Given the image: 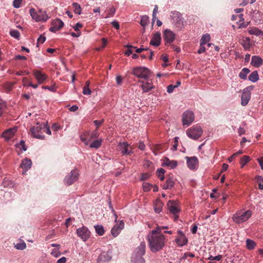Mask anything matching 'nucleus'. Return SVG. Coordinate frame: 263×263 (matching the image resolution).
Instances as JSON below:
<instances>
[{
  "label": "nucleus",
  "instance_id": "obj_13",
  "mask_svg": "<svg viewBox=\"0 0 263 263\" xmlns=\"http://www.w3.org/2000/svg\"><path fill=\"white\" fill-rule=\"evenodd\" d=\"M139 82L141 83V87L143 92H147L155 88V86L152 83V80L147 79L146 82L142 80H139Z\"/></svg>",
  "mask_w": 263,
  "mask_h": 263
},
{
  "label": "nucleus",
  "instance_id": "obj_23",
  "mask_svg": "<svg viewBox=\"0 0 263 263\" xmlns=\"http://www.w3.org/2000/svg\"><path fill=\"white\" fill-rule=\"evenodd\" d=\"M251 64L255 67H259L263 64V60L259 56H252Z\"/></svg>",
  "mask_w": 263,
  "mask_h": 263
},
{
  "label": "nucleus",
  "instance_id": "obj_20",
  "mask_svg": "<svg viewBox=\"0 0 263 263\" xmlns=\"http://www.w3.org/2000/svg\"><path fill=\"white\" fill-rule=\"evenodd\" d=\"M161 43V34L159 32L155 33L151 40L150 44L154 46H158Z\"/></svg>",
  "mask_w": 263,
  "mask_h": 263
},
{
  "label": "nucleus",
  "instance_id": "obj_33",
  "mask_svg": "<svg viewBox=\"0 0 263 263\" xmlns=\"http://www.w3.org/2000/svg\"><path fill=\"white\" fill-rule=\"evenodd\" d=\"M258 79L259 77L257 71H253L249 76V80L252 82H255Z\"/></svg>",
  "mask_w": 263,
  "mask_h": 263
},
{
  "label": "nucleus",
  "instance_id": "obj_2",
  "mask_svg": "<svg viewBox=\"0 0 263 263\" xmlns=\"http://www.w3.org/2000/svg\"><path fill=\"white\" fill-rule=\"evenodd\" d=\"M146 245L142 242L135 249L131 257V261L133 263H145V259L143 256L145 253Z\"/></svg>",
  "mask_w": 263,
  "mask_h": 263
},
{
  "label": "nucleus",
  "instance_id": "obj_62",
  "mask_svg": "<svg viewBox=\"0 0 263 263\" xmlns=\"http://www.w3.org/2000/svg\"><path fill=\"white\" fill-rule=\"evenodd\" d=\"M123 78L120 76H118L116 77V82L118 85H121L122 83Z\"/></svg>",
  "mask_w": 263,
  "mask_h": 263
},
{
  "label": "nucleus",
  "instance_id": "obj_35",
  "mask_svg": "<svg viewBox=\"0 0 263 263\" xmlns=\"http://www.w3.org/2000/svg\"><path fill=\"white\" fill-rule=\"evenodd\" d=\"M250 70L248 68H243L241 72L239 73V77L243 80L247 79V76L249 73Z\"/></svg>",
  "mask_w": 263,
  "mask_h": 263
},
{
  "label": "nucleus",
  "instance_id": "obj_3",
  "mask_svg": "<svg viewBox=\"0 0 263 263\" xmlns=\"http://www.w3.org/2000/svg\"><path fill=\"white\" fill-rule=\"evenodd\" d=\"M132 74L141 80H147L150 77L149 70L145 67H136L133 68Z\"/></svg>",
  "mask_w": 263,
  "mask_h": 263
},
{
  "label": "nucleus",
  "instance_id": "obj_9",
  "mask_svg": "<svg viewBox=\"0 0 263 263\" xmlns=\"http://www.w3.org/2000/svg\"><path fill=\"white\" fill-rule=\"evenodd\" d=\"M194 115L191 111H185L182 117V121L183 125L189 126L194 120Z\"/></svg>",
  "mask_w": 263,
  "mask_h": 263
},
{
  "label": "nucleus",
  "instance_id": "obj_11",
  "mask_svg": "<svg viewBox=\"0 0 263 263\" xmlns=\"http://www.w3.org/2000/svg\"><path fill=\"white\" fill-rule=\"evenodd\" d=\"M77 234L83 241H85L89 238L90 232L86 227H82L77 229Z\"/></svg>",
  "mask_w": 263,
  "mask_h": 263
},
{
  "label": "nucleus",
  "instance_id": "obj_43",
  "mask_svg": "<svg viewBox=\"0 0 263 263\" xmlns=\"http://www.w3.org/2000/svg\"><path fill=\"white\" fill-rule=\"evenodd\" d=\"M250 160V158L248 156H243L240 161V163L241 165V167H243L246 164H247Z\"/></svg>",
  "mask_w": 263,
  "mask_h": 263
},
{
  "label": "nucleus",
  "instance_id": "obj_36",
  "mask_svg": "<svg viewBox=\"0 0 263 263\" xmlns=\"http://www.w3.org/2000/svg\"><path fill=\"white\" fill-rule=\"evenodd\" d=\"M102 143V139L95 140L91 143V144L90 145V147L91 148H98L101 146Z\"/></svg>",
  "mask_w": 263,
  "mask_h": 263
},
{
  "label": "nucleus",
  "instance_id": "obj_22",
  "mask_svg": "<svg viewBox=\"0 0 263 263\" xmlns=\"http://www.w3.org/2000/svg\"><path fill=\"white\" fill-rule=\"evenodd\" d=\"M129 145L126 142L121 143L119 144L120 151L124 155H130L133 152L129 149Z\"/></svg>",
  "mask_w": 263,
  "mask_h": 263
},
{
  "label": "nucleus",
  "instance_id": "obj_56",
  "mask_svg": "<svg viewBox=\"0 0 263 263\" xmlns=\"http://www.w3.org/2000/svg\"><path fill=\"white\" fill-rule=\"evenodd\" d=\"M45 40V36L41 35L37 39V43L43 44V43H44Z\"/></svg>",
  "mask_w": 263,
  "mask_h": 263
},
{
  "label": "nucleus",
  "instance_id": "obj_46",
  "mask_svg": "<svg viewBox=\"0 0 263 263\" xmlns=\"http://www.w3.org/2000/svg\"><path fill=\"white\" fill-rule=\"evenodd\" d=\"M16 146L24 151H26L27 150V147L24 141L21 140L20 143L16 145Z\"/></svg>",
  "mask_w": 263,
  "mask_h": 263
},
{
  "label": "nucleus",
  "instance_id": "obj_63",
  "mask_svg": "<svg viewBox=\"0 0 263 263\" xmlns=\"http://www.w3.org/2000/svg\"><path fill=\"white\" fill-rule=\"evenodd\" d=\"M257 161L259 163L262 170H263V156L260 158L257 159Z\"/></svg>",
  "mask_w": 263,
  "mask_h": 263
},
{
  "label": "nucleus",
  "instance_id": "obj_50",
  "mask_svg": "<svg viewBox=\"0 0 263 263\" xmlns=\"http://www.w3.org/2000/svg\"><path fill=\"white\" fill-rule=\"evenodd\" d=\"M23 0H14L13 5L14 8H18L21 7Z\"/></svg>",
  "mask_w": 263,
  "mask_h": 263
},
{
  "label": "nucleus",
  "instance_id": "obj_29",
  "mask_svg": "<svg viewBox=\"0 0 263 263\" xmlns=\"http://www.w3.org/2000/svg\"><path fill=\"white\" fill-rule=\"evenodd\" d=\"M241 44L245 49H249L251 46L250 38L248 37H243L241 40Z\"/></svg>",
  "mask_w": 263,
  "mask_h": 263
},
{
  "label": "nucleus",
  "instance_id": "obj_28",
  "mask_svg": "<svg viewBox=\"0 0 263 263\" xmlns=\"http://www.w3.org/2000/svg\"><path fill=\"white\" fill-rule=\"evenodd\" d=\"M174 182L173 178L169 177L166 179L165 184H163V189L164 190L170 189L174 186Z\"/></svg>",
  "mask_w": 263,
  "mask_h": 263
},
{
  "label": "nucleus",
  "instance_id": "obj_10",
  "mask_svg": "<svg viewBox=\"0 0 263 263\" xmlns=\"http://www.w3.org/2000/svg\"><path fill=\"white\" fill-rule=\"evenodd\" d=\"M32 73L39 84L44 83L48 78L46 74L39 70L34 69Z\"/></svg>",
  "mask_w": 263,
  "mask_h": 263
},
{
  "label": "nucleus",
  "instance_id": "obj_41",
  "mask_svg": "<svg viewBox=\"0 0 263 263\" xmlns=\"http://www.w3.org/2000/svg\"><path fill=\"white\" fill-rule=\"evenodd\" d=\"M47 121L42 122L43 133L44 132L48 135H50L51 131L49 129V126L47 125Z\"/></svg>",
  "mask_w": 263,
  "mask_h": 263
},
{
  "label": "nucleus",
  "instance_id": "obj_19",
  "mask_svg": "<svg viewBox=\"0 0 263 263\" xmlns=\"http://www.w3.org/2000/svg\"><path fill=\"white\" fill-rule=\"evenodd\" d=\"M31 165L32 161L30 159L26 158L23 159L20 165V167L23 170V174H25L31 168Z\"/></svg>",
  "mask_w": 263,
  "mask_h": 263
},
{
  "label": "nucleus",
  "instance_id": "obj_53",
  "mask_svg": "<svg viewBox=\"0 0 263 263\" xmlns=\"http://www.w3.org/2000/svg\"><path fill=\"white\" fill-rule=\"evenodd\" d=\"M91 93V90L90 89L89 87H83V93L85 95H89Z\"/></svg>",
  "mask_w": 263,
  "mask_h": 263
},
{
  "label": "nucleus",
  "instance_id": "obj_39",
  "mask_svg": "<svg viewBox=\"0 0 263 263\" xmlns=\"http://www.w3.org/2000/svg\"><path fill=\"white\" fill-rule=\"evenodd\" d=\"M14 247L17 250H23L26 248V245L24 241H22L21 242L14 244Z\"/></svg>",
  "mask_w": 263,
  "mask_h": 263
},
{
  "label": "nucleus",
  "instance_id": "obj_25",
  "mask_svg": "<svg viewBox=\"0 0 263 263\" xmlns=\"http://www.w3.org/2000/svg\"><path fill=\"white\" fill-rule=\"evenodd\" d=\"M171 17L174 22H176L179 24L182 23V17L180 12L177 11L171 12Z\"/></svg>",
  "mask_w": 263,
  "mask_h": 263
},
{
  "label": "nucleus",
  "instance_id": "obj_42",
  "mask_svg": "<svg viewBox=\"0 0 263 263\" xmlns=\"http://www.w3.org/2000/svg\"><path fill=\"white\" fill-rule=\"evenodd\" d=\"M246 244L247 248L249 250L254 249L256 245V243L254 241L249 239H247Z\"/></svg>",
  "mask_w": 263,
  "mask_h": 263
},
{
  "label": "nucleus",
  "instance_id": "obj_1",
  "mask_svg": "<svg viewBox=\"0 0 263 263\" xmlns=\"http://www.w3.org/2000/svg\"><path fill=\"white\" fill-rule=\"evenodd\" d=\"M160 228L155 229L147 235L149 247L153 253L159 251L165 246V238L163 235L160 234Z\"/></svg>",
  "mask_w": 263,
  "mask_h": 263
},
{
  "label": "nucleus",
  "instance_id": "obj_24",
  "mask_svg": "<svg viewBox=\"0 0 263 263\" xmlns=\"http://www.w3.org/2000/svg\"><path fill=\"white\" fill-rule=\"evenodd\" d=\"M175 34L170 30L166 29L164 32V39L167 43H172L175 39Z\"/></svg>",
  "mask_w": 263,
  "mask_h": 263
},
{
  "label": "nucleus",
  "instance_id": "obj_40",
  "mask_svg": "<svg viewBox=\"0 0 263 263\" xmlns=\"http://www.w3.org/2000/svg\"><path fill=\"white\" fill-rule=\"evenodd\" d=\"M73 8V11L75 13L80 14L81 12V8L79 4L77 3H73L72 4Z\"/></svg>",
  "mask_w": 263,
  "mask_h": 263
},
{
  "label": "nucleus",
  "instance_id": "obj_64",
  "mask_svg": "<svg viewBox=\"0 0 263 263\" xmlns=\"http://www.w3.org/2000/svg\"><path fill=\"white\" fill-rule=\"evenodd\" d=\"M66 261V258L65 257H62L58 260L57 263H65Z\"/></svg>",
  "mask_w": 263,
  "mask_h": 263
},
{
  "label": "nucleus",
  "instance_id": "obj_47",
  "mask_svg": "<svg viewBox=\"0 0 263 263\" xmlns=\"http://www.w3.org/2000/svg\"><path fill=\"white\" fill-rule=\"evenodd\" d=\"M152 185L149 183L144 182L143 183V190L145 192H148L151 190Z\"/></svg>",
  "mask_w": 263,
  "mask_h": 263
},
{
  "label": "nucleus",
  "instance_id": "obj_57",
  "mask_svg": "<svg viewBox=\"0 0 263 263\" xmlns=\"http://www.w3.org/2000/svg\"><path fill=\"white\" fill-rule=\"evenodd\" d=\"M175 88V86L173 85H170L167 86V91L168 93H172L173 90H174V89Z\"/></svg>",
  "mask_w": 263,
  "mask_h": 263
},
{
  "label": "nucleus",
  "instance_id": "obj_44",
  "mask_svg": "<svg viewBox=\"0 0 263 263\" xmlns=\"http://www.w3.org/2000/svg\"><path fill=\"white\" fill-rule=\"evenodd\" d=\"M148 17L147 15L143 16L140 21V24L143 26H146L148 23Z\"/></svg>",
  "mask_w": 263,
  "mask_h": 263
},
{
  "label": "nucleus",
  "instance_id": "obj_37",
  "mask_svg": "<svg viewBox=\"0 0 263 263\" xmlns=\"http://www.w3.org/2000/svg\"><path fill=\"white\" fill-rule=\"evenodd\" d=\"M165 171L163 168H158L156 171V174L158 177L161 180H163L164 179V173Z\"/></svg>",
  "mask_w": 263,
  "mask_h": 263
},
{
  "label": "nucleus",
  "instance_id": "obj_52",
  "mask_svg": "<svg viewBox=\"0 0 263 263\" xmlns=\"http://www.w3.org/2000/svg\"><path fill=\"white\" fill-rule=\"evenodd\" d=\"M42 88L45 89H48L49 90H50L51 91H53V92L56 91V88L54 86H43Z\"/></svg>",
  "mask_w": 263,
  "mask_h": 263
},
{
  "label": "nucleus",
  "instance_id": "obj_38",
  "mask_svg": "<svg viewBox=\"0 0 263 263\" xmlns=\"http://www.w3.org/2000/svg\"><path fill=\"white\" fill-rule=\"evenodd\" d=\"M94 227H95L96 233L98 235L102 236L104 234V228L102 226L97 225V226H95Z\"/></svg>",
  "mask_w": 263,
  "mask_h": 263
},
{
  "label": "nucleus",
  "instance_id": "obj_15",
  "mask_svg": "<svg viewBox=\"0 0 263 263\" xmlns=\"http://www.w3.org/2000/svg\"><path fill=\"white\" fill-rule=\"evenodd\" d=\"M64 26V23L60 19H56L53 21L52 26L50 28L49 30L51 32H55L60 30Z\"/></svg>",
  "mask_w": 263,
  "mask_h": 263
},
{
  "label": "nucleus",
  "instance_id": "obj_45",
  "mask_svg": "<svg viewBox=\"0 0 263 263\" xmlns=\"http://www.w3.org/2000/svg\"><path fill=\"white\" fill-rule=\"evenodd\" d=\"M116 8L112 6L111 7L109 10H108V14L106 16H105V18L109 17H112L116 12Z\"/></svg>",
  "mask_w": 263,
  "mask_h": 263
},
{
  "label": "nucleus",
  "instance_id": "obj_18",
  "mask_svg": "<svg viewBox=\"0 0 263 263\" xmlns=\"http://www.w3.org/2000/svg\"><path fill=\"white\" fill-rule=\"evenodd\" d=\"M124 223L123 221H120L119 223L115 225L111 229V233L114 237H117L121 231L123 229Z\"/></svg>",
  "mask_w": 263,
  "mask_h": 263
},
{
  "label": "nucleus",
  "instance_id": "obj_14",
  "mask_svg": "<svg viewBox=\"0 0 263 263\" xmlns=\"http://www.w3.org/2000/svg\"><path fill=\"white\" fill-rule=\"evenodd\" d=\"M251 98V92L247 88L245 89L241 95V105L242 106H246L248 103Z\"/></svg>",
  "mask_w": 263,
  "mask_h": 263
},
{
  "label": "nucleus",
  "instance_id": "obj_60",
  "mask_svg": "<svg viewBox=\"0 0 263 263\" xmlns=\"http://www.w3.org/2000/svg\"><path fill=\"white\" fill-rule=\"evenodd\" d=\"M14 59L16 60H26L27 58L23 55H17L15 57Z\"/></svg>",
  "mask_w": 263,
  "mask_h": 263
},
{
  "label": "nucleus",
  "instance_id": "obj_49",
  "mask_svg": "<svg viewBox=\"0 0 263 263\" xmlns=\"http://www.w3.org/2000/svg\"><path fill=\"white\" fill-rule=\"evenodd\" d=\"M126 47L128 48L127 50L125 52V54L127 56H129L132 53L133 50H132V48H136V47L129 45H127Z\"/></svg>",
  "mask_w": 263,
  "mask_h": 263
},
{
  "label": "nucleus",
  "instance_id": "obj_30",
  "mask_svg": "<svg viewBox=\"0 0 263 263\" xmlns=\"http://www.w3.org/2000/svg\"><path fill=\"white\" fill-rule=\"evenodd\" d=\"M99 133L98 132V130L96 129L93 132H92L90 135L89 138V137H84L83 136H81V139L82 141L85 142L87 139L89 140H90L91 139L93 138H98L99 136Z\"/></svg>",
  "mask_w": 263,
  "mask_h": 263
},
{
  "label": "nucleus",
  "instance_id": "obj_32",
  "mask_svg": "<svg viewBox=\"0 0 263 263\" xmlns=\"http://www.w3.org/2000/svg\"><path fill=\"white\" fill-rule=\"evenodd\" d=\"M163 206V203L159 200L156 201L154 204V210L156 213H160Z\"/></svg>",
  "mask_w": 263,
  "mask_h": 263
},
{
  "label": "nucleus",
  "instance_id": "obj_27",
  "mask_svg": "<svg viewBox=\"0 0 263 263\" xmlns=\"http://www.w3.org/2000/svg\"><path fill=\"white\" fill-rule=\"evenodd\" d=\"M162 165L164 166L170 167L171 168H174L177 165V162L175 160H170L167 158H165L163 159Z\"/></svg>",
  "mask_w": 263,
  "mask_h": 263
},
{
  "label": "nucleus",
  "instance_id": "obj_6",
  "mask_svg": "<svg viewBox=\"0 0 263 263\" xmlns=\"http://www.w3.org/2000/svg\"><path fill=\"white\" fill-rule=\"evenodd\" d=\"M30 132L31 135L33 137L40 139H44L45 137L43 135L42 122L40 123L39 121H37L36 123L35 126L30 128Z\"/></svg>",
  "mask_w": 263,
  "mask_h": 263
},
{
  "label": "nucleus",
  "instance_id": "obj_55",
  "mask_svg": "<svg viewBox=\"0 0 263 263\" xmlns=\"http://www.w3.org/2000/svg\"><path fill=\"white\" fill-rule=\"evenodd\" d=\"M205 50H206V49L204 46V45H201L200 44V47H199V49H198L197 52L199 54H201V53L205 52Z\"/></svg>",
  "mask_w": 263,
  "mask_h": 263
},
{
  "label": "nucleus",
  "instance_id": "obj_4",
  "mask_svg": "<svg viewBox=\"0 0 263 263\" xmlns=\"http://www.w3.org/2000/svg\"><path fill=\"white\" fill-rule=\"evenodd\" d=\"M186 133L189 138L194 140H197L201 136L203 130L200 126L196 124L187 129Z\"/></svg>",
  "mask_w": 263,
  "mask_h": 263
},
{
  "label": "nucleus",
  "instance_id": "obj_54",
  "mask_svg": "<svg viewBox=\"0 0 263 263\" xmlns=\"http://www.w3.org/2000/svg\"><path fill=\"white\" fill-rule=\"evenodd\" d=\"M103 121H104V120H95L93 121V123H94L95 125L97 127V128H96L97 130H98V128L99 127V126L101 125V124H102Z\"/></svg>",
  "mask_w": 263,
  "mask_h": 263
},
{
  "label": "nucleus",
  "instance_id": "obj_58",
  "mask_svg": "<svg viewBox=\"0 0 263 263\" xmlns=\"http://www.w3.org/2000/svg\"><path fill=\"white\" fill-rule=\"evenodd\" d=\"M83 26L82 24L80 23H77L76 25L73 27V29L75 31H78L79 30V28H82Z\"/></svg>",
  "mask_w": 263,
  "mask_h": 263
},
{
  "label": "nucleus",
  "instance_id": "obj_51",
  "mask_svg": "<svg viewBox=\"0 0 263 263\" xmlns=\"http://www.w3.org/2000/svg\"><path fill=\"white\" fill-rule=\"evenodd\" d=\"M178 139H179V138L177 137H176L174 138V143L173 147L172 148V149L173 151H176L177 150V146H178Z\"/></svg>",
  "mask_w": 263,
  "mask_h": 263
},
{
  "label": "nucleus",
  "instance_id": "obj_59",
  "mask_svg": "<svg viewBox=\"0 0 263 263\" xmlns=\"http://www.w3.org/2000/svg\"><path fill=\"white\" fill-rule=\"evenodd\" d=\"M111 24L116 29H119L120 25L118 22L114 21L111 22Z\"/></svg>",
  "mask_w": 263,
  "mask_h": 263
},
{
  "label": "nucleus",
  "instance_id": "obj_8",
  "mask_svg": "<svg viewBox=\"0 0 263 263\" xmlns=\"http://www.w3.org/2000/svg\"><path fill=\"white\" fill-rule=\"evenodd\" d=\"M79 173L77 170H74L71 171L64 179V182L67 185L72 184L78 179Z\"/></svg>",
  "mask_w": 263,
  "mask_h": 263
},
{
  "label": "nucleus",
  "instance_id": "obj_21",
  "mask_svg": "<svg viewBox=\"0 0 263 263\" xmlns=\"http://www.w3.org/2000/svg\"><path fill=\"white\" fill-rule=\"evenodd\" d=\"M187 159V165L189 168L191 170H194L196 168L198 163V159L196 157H192L189 158L186 157Z\"/></svg>",
  "mask_w": 263,
  "mask_h": 263
},
{
  "label": "nucleus",
  "instance_id": "obj_61",
  "mask_svg": "<svg viewBox=\"0 0 263 263\" xmlns=\"http://www.w3.org/2000/svg\"><path fill=\"white\" fill-rule=\"evenodd\" d=\"M255 179L257 182L259 183H263V177L261 176H256Z\"/></svg>",
  "mask_w": 263,
  "mask_h": 263
},
{
  "label": "nucleus",
  "instance_id": "obj_7",
  "mask_svg": "<svg viewBox=\"0 0 263 263\" xmlns=\"http://www.w3.org/2000/svg\"><path fill=\"white\" fill-rule=\"evenodd\" d=\"M29 11L32 18L36 22L46 21L48 18L47 14L42 11H39L37 12L35 9L31 8Z\"/></svg>",
  "mask_w": 263,
  "mask_h": 263
},
{
  "label": "nucleus",
  "instance_id": "obj_5",
  "mask_svg": "<svg viewBox=\"0 0 263 263\" xmlns=\"http://www.w3.org/2000/svg\"><path fill=\"white\" fill-rule=\"evenodd\" d=\"M252 212L251 210H247L245 212H238L233 215L232 218L234 221L237 223L247 221L251 216Z\"/></svg>",
  "mask_w": 263,
  "mask_h": 263
},
{
  "label": "nucleus",
  "instance_id": "obj_26",
  "mask_svg": "<svg viewBox=\"0 0 263 263\" xmlns=\"http://www.w3.org/2000/svg\"><path fill=\"white\" fill-rule=\"evenodd\" d=\"M111 256L108 254V253L103 252L100 254L97 259V262L98 263H101L103 262H106L110 260Z\"/></svg>",
  "mask_w": 263,
  "mask_h": 263
},
{
  "label": "nucleus",
  "instance_id": "obj_34",
  "mask_svg": "<svg viewBox=\"0 0 263 263\" xmlns=\"http://www.w3.org/2000/svg\"><path fill=\"white\" fill-rule=\"evenodd\" d=\"M211 36L209 34H205L202 35L200 40V44L205 45L210 41Z\"/></svg>",
  "mask_w": 263,
  "mask_h": 263
},
{
  "label": "nucleus",
  "instance_id": "obj_48",
  "mask_svg": "<svg viewBox=\"0 0 263 263\" xmlns=\"http://www.w3.org/2000/svg\"><path fill=\"white\" fill-rule=\"evenodd\" d=\"M10 34L11 36H12L15 39H18V37L20 35V32L17 30H13L11 31Z\"/></svg>",
  "mask_w": 263,
  "mask_h": 263
},
{
  "label": "nucleus",
  "instance_id": "obj_16",
  "mask_svg": "<svg viewBox=\"0 0 263 263\" xmlns=\"http://www.w3.org/2000/svg\"><path fill=\"white\" fill-rule=\"evenodd\" d=\"M178 233V237L175 239L176 243L180 247L186 245L187 243V239L185 235L180 231H179Z\"/></svg>",
  "mask_w": 263,
  "mask_h": 263
},
{
  "label": "nucleus",
  "instance_id": "obj_12",
  "mask_svg": "<svg viewBox=\"0 0 263 263\" xmlns=\"http://www.w3.org/2000/svg\"><path fill=\"white\" fill-rule=\"evenodd\" d=\"M168 210L170 212L174 215V219L177 220L178 216L176 214L179 212V209L177 206V203L173 201H168L167 203Z\"/></svg>",
  "mask_w": 263,
  "mask_h": 263
},
{
  "label": "nucleus",
  "instance_id": "obj_17",
  "mask_svg": "<svg viewBox=\"0 0 263 263\" xmlns=\"http://www.w3.org/2000/svg\"><path fill=\"white\" fill-rule=\"evenodd\" d=\"M16 131L17 128L16 127L8 129L3 133L2 137L5 139V140L9 141L14 136Z\"/></svg>",
  "mask_w": 263,
  "mask_h": 263
},
{
  "label": "nucleus",
  "instance_id": "obj_31",
  "mask_svg": "<svg viewBox=\"0 0 263 263\" xmlns=\"http://www.w3.org/2000/svg\"><path fill=\"white\" fill-rule=\"evenodd\" d=\"M248 32L250 34L255 35L256 36H259L263 35L262 31L257 28H249L248 29Z\"/></svg>",
  "mask_w": 263,
  "mask_h": 263
}]
</instances>
